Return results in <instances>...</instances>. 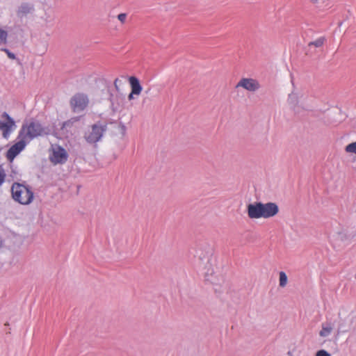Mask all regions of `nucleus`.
I'll use <instances>...</instances> for the list:
<instances>
[{"mask_svg": "<svg viewBox=\"0 0 356 356\" xmlns=\"http://www.w3.org/2000/svg\"><path fill=\"white\" fill-rule=\"evenodd\" d=\"M134 95H135V93H133V92L131 91L128 96L129 100H131L132 99H134Z\"/></svg>", "mask_w": 356, "mask_h": 356, "instance_id": "obj_24", "label": "nucleus"}, {"mask_svg": "<svg viewBox=\"0 0 356 356\" xmlns=\"http://www.w3.org/2000/svg\"><path fill=\"white\" fill-rule=\"evenodd\" d=\"M16 127L17 125L15 120L7 112H3L0 119V131H1L2 137L5 139H8Z\"/></svg>", "mask_w": 356, "mask_h": 356, "instance_id": "obj_4", "label": "nucleus"}, {"mask_svg": "<svg viewBox=\"0 0 356 356\" xmlns=\"http://www.w3.org/2000/svg\"><path fill=\"white\" fill-rule=\"evenodd\" d=\"M118 81H119V79H115V81H114V86H115V88H116L117 90H118Z\"/></svg>", "mask_w": 356, "mask_h": 356, "instance_id": "obj_23", "label": "nucleus"}, {"mask_svg": "<svg viewBox=\"0 0 356 356\" xmlns=\"http://www.w3.org/2000/svg\"><path fill=\"white\" fill-rule=\"evenodd\" d=\"M332 331V327L330 325H322V329L319 332V335L322 337H326L329 336Z\"/></svg>", "mask_w": 356, "mask_h": 356, "instance_id": "obj_12", "label": "nucleus"}, {"mask_svg": "<svg viewBox=\"0 0 356 356\" xmlns=\"http://www.w3.org/2000/svg\"><path fill=\"white\" fill-rule=\"evenodd\" d=\"M74 124L72 122H70V127H71Z\"/></svg>", "mask_w": 356, "mask_h": 356, "instance_id": "obj_26", "label": "nucleus"}, {"mask_svg": "<svg viewBox=\"0 0 356 356\" xmlns=\"http://www.w3.org/2000/svg\"><path fill=\"white\" fill-rule=\"evenodd\" d=\"M127 18V15L125 13H120L118 16V19L121 22H124Z\"/></svg>", "mask_w": 356, "mask_h": 356, "instance_id": "obj_22", "label": "nucleus"}, {"mask_svg": "<svg viewBox=\"0 0 356 356\" xmlns=\"http://www.w3.org/2000/svg\"><path fill=\"white\" fill-rule=\"evenodd\" d=\"M326 39L325 37L322 36L318 38H317L316 40L310 42L308 45L310 46H314L315 47H321L323 45L324 42H325Z\"/></svg>", "mask_w": 356, "mask_h": 356, "instance_id": "obj_13", "label": "nucleus"}, {"mask_svg": "<svg viewBox=\"0 0 356 356\" xmlns=\"http://www.w3.org/2000/svg\"><path fill=\"white\" fill-rule=\"evenodd\" d=\"M248 215L251 219H258L262 216V202H254L248 206Z\"/></svg>", "mask_w": 356, "mask_h": 356, "instance_id": "obj_8", "label": "nucleus"}, {"mask_svg": "<svg viewBox=\"0 0 356 356\" xmlns=\"http://www.w3.org/2000/svg\"><path fill=\"white\" fill-rule=\"evenodd\" d=\"M279 212V207L276 203H262V216L264 218H269L275 216Z\"/></svg>", "mask_w": 356, "mask_h": 356, "instance_id": "obj_7", "label": "nucleus"}, {"mask_svg": "<svg viewBox=\"0 0 356 356\" xmlns=\"http://www.w3.org/2000/svg\"><path fill=\"white\" fill-rule=\"evenodd\" d=\"M129 82L133 93H135L136 95H139L142 92L143 87L140 85L138 79L136 76H129Z\"/></svg>", "mask_w": 356, "mask_h": 356, "instance_id": "obj_10", "label": "nucleus"}, {"mask_svg": "<svg viewBox=\"0 0 356 356\" xmlns=\"http://www.w3.org/2000/svg\"><path fill=\"white\" fill-rule=\"evenodd\" d=\"M236 88H243L249 92H254L260 88V83L252 78H242L236 84Z\"/></svg>", "mask_w": 356, "mask_h": 356, "instance_id": "obj_6", "label": "nucleus"}, {"mask_svg": "<svg viewBox=\"0 0 356 356\" xmlns=\"http://www.w3.org/2000/svg\"><path fill=\"white\" fill-rule=\"evenodd\" d=\"M70 103L73 112H82L87 108L89 104L88 97L84 93H76L72 97Z\"/></svg>", "mask_w": 356, "mask_h": 356, "instance_id": "obj_5", "label": "nucleus"}, {"mask_svg": "<svg viewBox=\"0 0 356 356\" xmlns=\"http://www.w3.org/2000/svg\"><path fill=\"white\" fill-rule=\"evenodd\" d=\"M54 160L56 163H63L67 159V154L63 147H59L58 149L54 152Z\"/></svg>", "mask_w": 356, "mask_h": 356, "instance_id": "obj_11", "label": "nucleus"}, {"mask_svg": "<svg viewBox=\"0 0 356 356\" xmlns=\"http://www.w3.org/2000/svg\"><path fill=\"white\" fill-rule=\"evenodd\" d=\"M345 150L348 153H353L356 155V142L351 143L346 145Z\"/></svg>", "mask_w": 356, "mask_h": 356, "instance_id": "obj_16", "label": "nucleus"}, {"mask_svg": "<svg viewBox=\"0 0 356 356\" xmlns=\"http://www.w3.org/2000/svg\"><path fill=\"white\" fill-rule=\"evenodd\" d=\"M6 176L5 170L0 165V186L4 183Z\"/></svg>", "mask_w": 356, "mask_h": 356, "instance_id": "obj_19", "label": "nucleus"}, {"mask_svg": "<svg viewBox=\"0 0 356 356\" xmlns=\"http://www.w3.org/2000/svg\"><path fill=\"white\" fill-rule=\"evenodd\" d=\"M11 193L13 200L21 204L28 205L33 200V192L28 185L15 182L11 187Z\"/></svg>", "mask_w": 356, "mask_h": 356, "instance_id": "obj_3", "label": "nucleus"}, {"mask_svg": "<svg viewBox=\"0 0 356 356\" xmlns=\"http://www.w3.org/2000/svg\"><path fill=\"white\" fill-rule=\"evenodd\" d=\"M287 284V275L284 271L280 272V286L284 287Z\"/></svg>", "mask_w": 356, "mask_h": 356, "instance_id": "obj_15", "label": "nucleus"}, {"mask_svg": "<svg viewBox=\"0 0 356 356\" xmlns=\"http://www.w3.org/2000/svg\"><path fill=\"white\" fill-rule=\"evenodd\" d=\"M81 119V117H73L70 119H69L68 120L64 122L63 123V127H70V122H72L73 124H74L75 122H77L80 120Z\"/></svg>", "mask_w": 356, "mask_h": 356, "instance_id": "obj_18", "label": "nucleus"}, {"mask_svg": "<svg viewBox=\"0 0 356 356\" xmlns=\"http://www.w3.org/2000/svg\"><path fill=\"white\" fill-rule=\"evenodd\" d=\"M316 356H331V355L325 350H320L316 352Z\"/></svg>", "mask_w": 356, "mask_h": 356, "instance_id": "obj_21", "label": "nucleus"}, {"mask_svg": "<svg viewBox=\"0 0 356 356\" xmlns=\"http://www.w3.org/2000/svg\"><path fill=\"white\" fill-rule=\"evenodd\" d=\"M107 125L106 122H102L99 120L89 125L84 131V140L87 143L96 146L98 143L102 140L107 131Z\"/></svg>", "mask_w": 356, "mask_h": 356, "instance_id": "obj_2", "label": "nucleus"}, {"mask_svg": "<svg viewBox=\"0 0 356 356\" xmlns=\"http://www.w3.org/2000/svg\"><path fill=\"white\" fill-rule=\"evenodd\" d=\"M49 129L39 120L31 118L22 123L17 136V142L7 152V158L13 160L34 139L44 137L49 134Z\"/></svg>", "mask_w": 356, "mask_h": 356, "instance_id": "obj_1", "label": "nucleus"}, {"mask_svg": "<svg viewBox=\"0 0 356 356\" xmlns=\"http://www.w3.org/2000/svg\"><path fill=\"white\" fill-rule=\"evenodd\" d=\"M288 102L291 105H296L297 102V97L296 94H290L289 95Z\"/></svg>", "mask_w": 356, "mask_h": 356, "instance_id": "obj_20", "label": "nucleus"}, {"mask_svg": "<svg viewBox=\"0 0 356 356\" xmlns=\"http://www.w3.org/2000/svg\"><path fill=\"white\" fill-rule=\"evenodd\" d=\"M33 10L34 6L32 3L24 2L18 7L16 13L19 18L22 19Z\"/></svg>", "mask_w": 356, "mask_h": 356, "instance_id": "obj_9", "label": "nucleus"}, {"mask_svg": "<svg viewBox=\"0 0 356 356\" xmlns=\"http://www.w3.org/2000/svg\"><path fill=\"white\" fill-rule=\"evenodd\" d=\"M8 33L6 31L0 29V45L6 44L8 42Z\"/></svg>", "mask_w": 356, "mask_h": 356, "instance_id": "obj_14", "label": "nucleus"}, {"mask_svg": "<svg viewBox=\"0 0 356 356\" xmlns=\"http://www.w3.org/2000/svg\"><path fill=\"white\" fill-rule=\"evenodd\" d=\"M0 51L5 52L8 57L12 60H15L16 58L15 54L6 47H1Z\"/></svg>", "mask_w": 356, "mask_h": 356, "instance_id": "obj_17", "label": "nucleus"}, {"mask_svg": "<svg viewBox=\"0 0 356 356\" xmlns=\"http://www.w3.org/2000/svg\"><path fill=\"white\" fill-rule=\"evenodd\" d=\"M314 3H318L319 0H312Z\"/></svg>", "mask_w": 356, "mask_h": 356, "instance_id": "obj_25", "label": "nucleus"}]
</instances>
